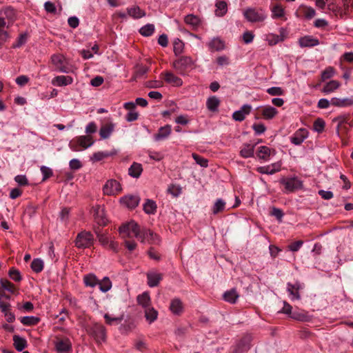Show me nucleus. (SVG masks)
Masks as SVG:
<instances>
[{
  "label": "nucleus",
  "instance_id": "ea45409f",
  "mask_svg": "<svg viewBox=\"0 0 353 353\" xmlns=\"http://www.w3.org/2000/svg\"><path fill=\"white\" fill-rule=\"evenodd\" d=\"M238 298L239 294L235 289H231L223 294V299L230 303H235Z\"/></svg>",
  "mask_w": 353,
  "mask_h": 353
},
{
  "label": "nucleus",
  "instance_id": "72a5a7b5",
  "mask_svg": "<svg viewBox=\"0 0 353 353\" xmlns=\"http://www.w3.org/2000/svg\"><path fill=\"white\" fill-rule=\"evenodd\" d=\"M157 204L155 201L151 199H146L143 204V211L148 214H154L157 212Z\"/></svg>",
  "mask_w": 353,
  "mask_h": 353
},
{
  "label": "nucleus",
  "instance_id": "79ce46f5",
  "mask_svg": "<svg viewBox=\"0 0 353 353\" xmlns=\"http://www.w3.org/2000/svg\"><path fill=\"white\" fill-rule=\"evenodd\" d=\"M158 316V312L152 307H149L145 309V317L146 320L150 323H153Z\"/></svg>",
  "mask_w": 353,
  "mask_h": 353
},
{
  "label": "nucleus",
  "instance_id": "423d86ee",
  "mask_svg": "<svg viewBox=\"0 0 353 353\" xmlns=\"http://www.w3.org/2000/svg\"><path fill=\"white\" fill-rule=\"evenodd\" d=\"M94 236L90 232L81 231L77 235L75 245L79 249L88 248L94 244Z\"/></svg>",
  "mask_w": 353,
  "mask_h": 353
},
{
  "label": "nucleus",
  "instance_id": "603ef678",
  "mask_svg": "<svg viewBox=\"0 0 353 353\" xmlns=\"http://www.w3.org/2000/svg\"><path fill=\"white\" fill-rule=\"evenodd\" d=\"M302 12L306 19H311L316 15L315 10L310 6H303Z\"/></svg>",
  "mask_w": 353,
  "mask_h": 353
},
{
  "label": "nucleus",
  "instance_id": "4d7b16f0",
  "mask_svg": "<svg viewBox=\"0 0 353 353\" xmlns=\"http://www.w3.org/2000/svg\"><path fill=\"white\" fill-rule=\"evenodd\" d=\"M112 154L108 152H94L91 157V160L93 161H100L105 158L111 156Z\"/></svg>",
  "mask_w": 353,
  "mask_h": 353
},
{
  "label": "nucleus",
  "instance_id": "ddd939ff",
  "mask_svg": "<svg viewBox=\"0 0 353 353\" xmlns=\"http://www.w3.org/2000/svg\"><path fill=\"white\" fill-rule=\"evenodd\" d=\"M140 197L137 195H125L120 199V203L130 209H134L140 202Z\"/></svg>",
  "mask_w": 353,
  "mask_h": 353
},
{
  "label": "nucleus",
  "instance_id": "412c9836",
  "mask_svg": "<svg viewBox=\"0 0 353 353\" xmlns=\"http://www.w3.org/2000/svg\"><path fill=\"white\" fill-rule=\"evenodd\" d=\"M163 279V274L155 272H150L147 273L148 285L150 288L156 287L159 285Z\"/></svg>",
  "mask_w": 353,
  "mask_h": 353
},
{
  "label": "nucleus",
  "instance_id": "bb28decb",
  "mask_svg": "<svg viewBox=\"0 0 353 353\" xmlns=\"http://www.w3.org/2000/svg\"><path fill=\"white\" fill-rule=\"evenodd\" d=\"M115 125L113 123H108L103 125L99 130V135L101 139H105L110 137L114 130Z\"/></svg>",
  "mask_w": 353,
  "mask_h": 353
},
{
  "label": "nucleus",
  "instance_id": "5701e85b",
  "mask_svg": "<svg viewBox=\"0 0 353 353\" xmlns=\"http://www.w3.org/2000/svg\"><path fill=\"white\" fill-rule=\"evenodd\" d=\"M170 310L174 315H181L183 312V304L181 299H173L170 302Z\"/></svg>",
  "mask_w": 353,
  "mask_h": 353
},
{
  "label": "nucleus",
  "instance_id": "680f3d73",
  "mask_svg": "<svg viewBox=\"0 0 353 353\" xmlns=\"http://www.w3.org/2000/svg\"><path fill=\"white\" fill-rule=\"evenodd\" d=\"M334 74V69L330 66L327 67L321 72V80L324 81L327 79H329L332 77Z\"/></svg>",
  "mask_w": 353,
  "mask_h": 353
},
{
  "label": "nucleus",
  "instance_id": "a18cd8bd",
  "mask_svg": "<svg viewBox=\"0 0 353 353\" xmlns=\"http://www.w3.org/2000/svg\"><path fill=\"white\" fill-rule=\"evenodd\" d=\"M225 208V202L222 199H218L212 206V210L214 214L223 212Z\"/></svg>",
  "mask_w": 353,
  "mask_h": 353
},
{
  "label": "nucleus",
  "instance_id": "0eeeda50",
  "mask_svg": "<svg viewBox=\"0 0 353 353\" xmlns=\"http://www.w3.org/2000/svg\"><path fill=\"white\" fill-rule=\"evenodd\" d=\"M88 332L94 338L97 343L101 344L103 342H105L107 338L106 329L102 324L98 323L92 324Z\"/></svg>",
  "mask_w": 353,
  "mask_h": 353
},
{
  "label": "nucleus",
  "instance_id": "de8ad7c7",
  "mask_svg": "<svg viewBox=\"0 0 353 353\" xmlns=\"http://www.w3.org/2000/svg\"><path fill=\"white\" fill-rule=\"evenodd\" d=\"M154 32V26L151 23H148L139 30V32L144 37H150L153 34Z\"/></svg>",
  "mask_w": 353,
  "mask_h": 353
},
{
  "label": "nucleus",
  "instance_id": "a211bd4d",
  "mask_svg": "<svg viewBox=\"0 0 353 353\" xmlns=\"http://www.w3.org/2000/svg\"><path fill=\"white\" fill-rule=\"evenodd\" d=\"M299 44L301 48H312L319 44L318 39L314 38L312 36H304L299 39Z\"/></svg>",
  "mask_w": 353,
  "mask_h": 353
},
{
  "label": "nucleus",
  "instance_id": "c9c22d12",
  "mask_svg": "<svg viewBox=\"0 0 353 353\" xmlns=\"http://www.w3.org/2000/svg\"><path fill=\"white\" fill-rule=\"evenodd\" d=\"M340 85V82L336 80L330 81L323 86V92L325 94L331 93L337 90Z\"/></svg>",
  "mask_w": 353,
  "mask_h": 353
},
{
  "label": "nucleus",
  "instance_id": "39448f33",
  "mask_svg": "<svg viewBox=\"0 0 353 353\" xmlns=\"http://www.w3.org/2000/svg\"><path fill=\"white\" fill-rule=\"evenodd\" d=\"M332 122H337L336 133L339 137L340 136L341 130L347 132L350 128L353 127V119H351L349 114L336 117L332 119Z\"/></svg>",
  "mask_w": 353,
  "mask_h": 353
},
{
  "label": "nucleus",
  "instance_id": "7ed1b4c3",
  "mask_svg": "<svg viewBox=\"0 0 353 353\" xmlns=\"http://www.w3.org/2000/svg\"><path fill=\"white\" fill-rule=\"evenodd\" d=\"M279 183L285 188L284 192L286 193L293 192L303 188V181L298 177H283Z\"/></svg>",
  "mask_w": 353,
  "mask_h": 353
},
{
  "label": "nucleus",
  "instance_id": "cd10ccee",
  "mask_svg": "<svg viewBox=\"0 0 353 353\" xmlns=\"http://www.w3.org/2000/svg\"><path fill=\"white\" fill-rule=\"evenodd\" d=\"M142 172L143 166L139 163L133 162L130 167L128 168V174L132 178H139Z\"/></svg>",
  "mask_w": 353,
  "mask_h": 353
},
{
  "label": "nucleus",
  "instance_id": "49530a36",
  "mask_svg": "<svg viewBox=\"0 0 353 353\" xmlns=\"http://www.w3.org/2000/svg\"><path fill=\"white\" fill-rule=\"evenodd\" d=\"M44 263L41 259H34L31 263L30 267L33 272H41L43 269Z\"/></svg>",
  "mask_w": 353,
  "mask_h": 353
},
{
  "label": "nucleus",
  "instance_id": "9d476101",
  "mask_svg": "<svg viewBox=\"0 0 353 353\" xmlns=\"http://www.w3.org/2000/svg\"><path fill=\"white\" fill-rule=\"evenodd\" d=\"M140 228L139 224L134 221L123 223L119 228V233L123 236L130 237L132 236H137L138 230Z\"/></svg>",
  "mask_w": 353,
  "mask_h": 353
},
{
  "label": "nucleus",
  "instance_id": "aec40b11",
  "mask_svg": "<svg viewBox=\"0 0 353 353\" xmlns=\"http://www.w3.org/2000/svg\"><path fill=\"white\" fill-rule=\"evenodd\" d=\"M171 132H172L171 125L167 124L163 127H161L159 129L158 132L154 134V139L156 141L164 140L170 136V134H171Z\"/></svg>",
  "mask_w": 353,
  "mask_h": 353
},
{
  "label": "nucleus",
  "instance_id": "338daca9",
  "mask_svg": "<svg viewBox=\"0 0 353 353\" xmlns=\"http://www.w3.org/2000/svg\"><path fill=\"white\" fill-rule=\"evenodd\" d=\"M267 92L271 96H282L285 92L280 87H271L267 90Z\"/></svg>",
  "mask_w": 353,
  "mask_h": 353
},
{
  "label": "nucleus",
  "instance_id": "f8f14e48",
  "mask_svg": "<svg viewBox=\"0 0 353 353\" xmlns=\"http://www.w3.org/2000/svg\"><path fill=\"white\" fill-rule=\"evenodd\" d=\"M303 288V285L299 281H296L294 283L290 282L287 283V292H288L291 301H299L301 299L299 291Z\"/></svg>",
  "mask_w": 353,
  "mask_h": 353
},
{
  "label": "nucleus",
  "instance_id": "4be33fe9",
  "mask_svg": "<svg viewBox=\"0 0 353 353\" xmlns=\"http://www.w3.org/2000/svg\"><path fill=\"white\" fill-rule=\"evenodd\" d=\"M353 105V98H337L333 97L331 99V105L339 107V108H345L351 106Z\"/></svg>",
  "mask_w": 353,
  "mask_h": 353
},
{
  "label": "nucleus",
  "instance_id": "e2e57ef3",
  "mask_svg": "<svg viewBox=\"0 0 353 353\" xmlns=\"http://www.w3.org/2000/svg\"><path fill=\"white\" fill-rule=\"evenodd\" d=\"M8 274L10 279L16 282H19L22 279L20 272L14 268L10 269Z\"/></svg>",
  "mask_w": 353,
  "mask_h": 353
},
{
  "label": "nucleus",
  "instance_id": "864d4df0",
  "mask_svg": "<svg viewBox=\"0 0 353 353\" xmlns=\"http://www.w3.org/2000/svg\"><path fill=\"white\" fill-rule=\"evenodd\" d=\"M0 288L3 290H7L10 292H14L15 288L13 283L6 279H1Z\"/></svg>",
  "mask_w": 353,
  "mask_h": 353
},
{
  "label": "nucleus",
  "instance_id": "6e6d98bb",
  "mask_svg": "<svg viewBox=\"0 0 353 353\" xmlns=\"http://www.w3.org/2000/svg\"><path fill=\"white\" fill-rule=\"evenodd\" d=\"M134 346L136 350L143 352L148 350V345L143 339H137L134 342Z\"/></svg>",
  "mask_w": 353,
  "mask_h": 353
},
{
  "label": "nucleus",
  "instance_id": "2eb2a0df",
  "mask_svg": "<svg viewBox=\"0 0 353 353\" xmlns=\"http://www.w3.org/2000/svg\"><path fill=\"white\" fill-rule=\"evenodd\" d=\"M307 137L308 131L305 128H300L297 130L290 137V141L292 143L296 145H299Z\"/></svg>",
  "mask_w": 353,
  "mask_h": 353
},
{
  "label": "nucleus",
  "instance_id": "8fccbe9b",
  "mask_svg": "<svg viewBox=\"0 0 353 353\" xmlns=\"http://www.w3.org/2000/svg\"><path fill=\"white\" fill-rule=\"evenodd\" d=\"M325 126V122L321 118H318L314 121L313 129L318 133H321L324 130Z\"/></svg>",
  "mask_w": 353,
  "mask_h": 353
},
{
  "label": "nucleus",
  "instance_id": "3c124183",
  "mask_svg": "<svg viewBox=\"0 0 353 353\" xmlns=\"http://www.w3.org/2000/svg\"><path fill=\"white\" fill-rule=\"evenodd\" d=\"M265 40L270 46H275L280 41H282V39L280 38V36L274 33L268 34Z\"/></svg>",
  "mask_w": 353,
  "mask_h": 353
},
{
  "label": "nucleus",
  "instance_id": "473e14b6",
  "mask_svg": "<svg viewBox=\"0 0 353 353\" xmlns=\"http://www.w3.org/2000/svg\"><path fill=\"white\" fill-rule=\"evenodd\" d=\"M290 318H292L294 320L299 321H301V322H308L311 320V318H310V315L308 314V313L305 311H301V312L294 311L291 314Z\"/></svg>",
  "mask_w": 353,
  "mask_h": 353
},
{
  "label": "nucleus",
  "instance_id": "393cba45",
  "mask_svg": "<svg viewBox=\"0 0 353 353\" xmlns=\"http://www.w3.org/2000/svg\"><path fill=\"white\" fill-rule=\"evenodd\" d=\"M164 80L165 82L172 85L173 86L179 87L183 84L182 79L174 75L171 72H167L164 74Z\"/></svg>",
  "mask_w": 353,
  "mask_h": 353
},
{
  "label": "nucleus",
  "instance_id": "6e6552de",
  "mask_svg": "<svg viewBox=\"0 0 353 353\" xmlns=\"http://www.w3.org/2000/svg\"><path fill=\"white\" fill-rule=\"evenodd\" d=\"M51 62L56 70L63 73H69L71 68L66 58L61 54H54L51 56Z\"/></svg>",
  "mask_w": 353,
  "mask_h": 353
},
{
  "label": "nucleus",
  "instance_id": "774afa93",
  "mask_svg": "<svg viewBox=\"0 0 353 353\" xmlns=\"http://www.w3.org/2000/svg\"><path fill=\"white\" fill-rule=\"evenodd\" d=\"M26 41H27V34L26 33L21 34L19 36V37L17 40V42L13 44L12 47L14 48H20L21 46H22L23 45H24L26 43Z\"/></svg>",
  "mask_w": 353,
  "mask_h": 353
},
{
  "label": "nucleus",
  "instance_id": "a19ab883",
  "mask_svg": "<svg viewBox=\"0 0 353 353\" xmlns=\"http://www.w3.org/2000/svg\"><path fill=\"white\" fill-rule=\"evenodd\" d=\"M99 279L94 274H88L84 276L83 282L85 286L94 288L99 283Z\"/></svg>",
  "mask_w": 353,
  "mask_h": 353
},
{
  "label": "nucleus",
  "instance_id": "b1692460",
  "mask_svg": "<svg viewBox=\"0 0 353 353\" xmlns=\"http://www.w3.org/2000/svg\"><path fill=\"white\" fill-rule=\"evenodd\" d=\"M208 46L212 52L221 51L225 48V43L219 37H214L208 43Z\"/></svg>",
  "mask_w": 353,
  "mask_h": 353
},
{
  "label": "nucleus",
  "instance_id": "0e129e2a",
  "mask_svg": "<svg viewBox=\"0 0 353 353\" xmlns=\"http://www.w3.org/2000/svg\"><path fill=\"white\" fill-rule=\"evenodd\" d=\"M41 172L43 174L42 181H46L53 175L52 169L45 165L41 167Z\"/></svg>",
  "mask_w": 353,
  "mask_h": 353
},
{
  "label": "nucleus",
  "instance_id": "4c0bfd02",
  "mask_svg": "<svg viewBox=\"0 0 353 353\" xmlns=\"http://www.w3.org/2000/svg\"><path fill=\"white\" fill-rule=\"evenodd\" d=\"M40 318L34 316H26L20 319L21 323L26 326L36 325L40 322Z\"/></svg>",
  "mask_w": 353,
  "mask_h": 353
},
{
  "label": "nucleus",
  "instance_id": "c03bdc74",
  "mask_svg": "<svg viewBox=\"0 0 353 353\" xmlns=\"http://www.w3.org/2000/svg\"><path fill=\"white\" fill-rule=\"evenodd\" d=\"M98 285L102 292H107L112 288V281L109 277L105 276L102 280L99 281Z\"/></svg>",
  "mask_w": 353,
  "mask_h": 353
},
{
  "label": "nucleus",
  "instance_id": "58836bf2",
  "mask_svg": "<svg viewBox=\"0 0 353 353\" xmlns=\"http://www.w3.org/2000/svg\"><path fill=\"white\" fill-rule=\"evenodd\" d=\"M272 18L280 19L285 16V10L281 4H276L271 8Z\"/></svg>",
  "mask_w": 353,
  "mask_h": 353
},
{
  "label": "nucleus",
  "instance_id": "2f4dec72",
  "mask_svg": "<svg viewBox=\"0 0 353 353\" xmlns=\"http://www.w3.org/2000/svg\"><path fill=\"white\" fill-rule=\"evenodd\" d=\"M127 12L129 16L134 19H140L145 16V12L142 10L139 6L128 8Z\"/></svg>",
  "mask_w": 353,
  "mask_h": 353
},
{
  "label": "nucleus",
  "instance_id": "20e7f679",
  "mask_svg": "<svg viewBox=\"0 0 353 353\" xmlns=\"http://www.w3.org/2000/svg\"><path fill=\"white\" fill-rule=\"evenodd\" d=\"M194 61L188 56H182L173 62V67L180 74H185L188 70L194 68Z\"/></svg>",
  "mask_w": 353,
  "mask_h": 353
},
{
  "label": "nucleus",
  "instance_id": "5fc2aeb1",
  "mask_svg": "<svg viewBox=\"0 0 353 353\" xmlns=\"http://www.w3.org/2000/svg\"><path fill=\"white\" fill-rule=\"evenodd\" d=\"M184 48V43L179 39H176L173 43V50L175 55H179L182 53Z\"/></svg>",
  "mask_w": 353,
  "mask_h": 353
},
{
  "label": "nucleus",
  "instance_id": "69168bd1",
  "mask_svg": "<svg viewBox=\"0 0 353 353\" xmlns=\"http://www.w3.org/2000/svg\"><path fill=\"white\" fill-rule=\"evenodd\" d=\"M1 14L4 15L6 18L12 20L15 17L14 10L12 8L8 7L2 10L0 12Z\"/></svg>",
  "mask_w": 353,
  "mask_h": 353
},
{
  "label": "nucleus",
  "instance_id": "e433bc0d",
  "mask_svg": "<svg viewBox=\"0 0 353 353\" xmlns=\"http://www.w3.org/2000/svg\"><path fill=\"white\" fill-rule=\"evenodd\" d=\"M137 302L145 309L150 307L151 300L148 292H143L137 296Z\"/></svg>",
  "mask_w": 353,
  "mask_h": 353
},
{
  "label": "nucleus",
  "instance_id": "09e8293b",
  "mask_svg": "<svg viewBox=\"0 0 353 353\" xmlns=\"http://www.w3.org/2000/svg\"><path fill=\"white\" fill-rule=\"evenodd\" d=\"M184 21L186 24L190 25L193 27H197L200 23L199 18L194 14H188L184 18Z\"/></svg>",
  "mask_w": 353,
  "mask_h": 353
},
{
  "label": "nucleus",
  "instance_id": "bf43d9fd",
  "mask_svg": "<svg viewBox=\"0 0 353 353\" xmlns=\"http://www.w3.org/2000/svg\"><path fill=\"white\" fill-rule=\"evenodd\" d=\"M270 214L272 216H274L279 222L282 221L283 217L284 216L283 210L276 207H272L271 208Z\"/></svg>",
  "mask_w": 353,
  "mask_h": 353
},
{
  "label": "nucleus",
  "instance_id": "7c9ffc66",
  "mask_svg": "<svg viewBox=\"0 0 353 353\" xmlns=\"http://www.w3.org/2000/svg\"><path fill=\"white\" fill-rule=\"evenodd\" d=\"M12 340L14 342V346L18 352H21L27 346L26 340L19 335H14Z\"/></svg>",
  "mask_w": 353,
  "mask_h": 353
},
{
  "label": "nucleus",
  "instance_id": "f03ea898",
  "mask_svg": "<svg viewBox=\"0 0 353 353\" xmlns=\"http://www.w3.org/2000/svg\"><path fill=\"white\" fill-rule=\"evenodd\" d=\"M243 16L251 23L263 22L267 18L265 10L261 8H248L244 10Z\"/></svg>",
  "mask_w": 353,
  "mask_h": 353
},
{
  "label": "nucleus",
  "instance_id": "4468645a",
  "mask_svg": "<svg viewBox=\"0 0 353 353\" xmlns=\"http://www.w3.org/2000/svg\"><path fill=\"white\" fill-rule=\"evenodd\" d=\"M54 346L58 353L68 352L72 350V343L68 338L63 339H57L54 341Z\"/></svg>",
  "mask_w": 353,
  "mask_h": 353
},
{
  "label": "nucleus",
  "instance_id": "c756f323",
  "mask_svg": "<svg viewBox=\"0 0 353 353\" xmlns=\"http://www.w3.org/2000/svg\"><path fill=\"white\" fill-rule=\"evenodd\" d=\"M220 100L216 96H212L208 98L206 101V107L210 112L218 111V108L220 105Z\"/></svg>",
  "mask_w": 353,
  "mask_h": 353
},
{
  "label": "nucleus",
  "instance_id": "f704fd0d",
  "mask_svg": "<svg viewBox=\"0 0 353 353\" xmlns=\"http://www.w3.org/2000/svg\"><path fill=\"white\" fill-rule=\"evenodd\" d=\"M255 145L244 144L240 151V155L243 158H249L254 156Z\"/></svg>",
  "mask_w": 353,
  "mask_h": 353
},
{
  "label": "nucleus",
  "instance_id": "13d9d810",
  "mask_svg": "<svg viewBox=\"0 0 353 353\" xmlns=\"http://www.w3.org/2000/svg\"><path fill=\"white\" fill-rule=\"evenodd\" d=\"M192 157L196 163L203 168H207L208 166V160L202 157L196 153H192Z\"/></svg>",
  "mask_w": 353,
  "mask_h": 353
},
{
  "label": "nucleus",
  "instance_id": "a878e982",
  "mask_svg": "<svg viewBox=\"0 0 353 353\" xmlns=\"http://www.w3.org/2000/svg\"><path fill=\"white\" fill-rule=\"evenodd\" d=\"M73 82L72 77L70 76H57L54 77L52 81V83L54 85L57 86H65L72 84Z\"/></svg>",
  "mask_w": 353,
  "mask_h": 353
},
{
  "label": "nucleus",
  "instance_id": "37998d69",
  "mask_svg": "<svg viewBox=\"0 0 353 353\" xmlns=\"http://www.w3.org/2000/svg\"><path fill=\"white\" fill-rule=\"evenodd\" d=\"M216 15L219 17L224 16L228 11L227 3L224 1H219L216 3Z\"/></svg>",
  "mask_w": 353,
  "mask_h": 353
},
{
  "label": "nucleus",
  "instance_id": "c85d7f7f",
  "mask_svg": "<svg viewBox=\"0 0 353 353\" xmlns=\"http://www.w3.org/2000/svg\"><path fill=\"white\" fill-rule=\"evenodd\" d=\"M278 114V110L270 105L264 107L261 110V117L266 120L272 119Z\"/></svg>",
  "mask_w": 353,
  "mask_h": 353
},
{
  "label": "nucleus",
  "instance_id": "f257e3e1",
  "mask_svg": "<svg viewBox=\"0 0 353 353\" xmlns=\"http://www.w3.org/2000/svg\"><path fill=\"white\" fill-rule=\"evenodd\" d=\"M252 336L250 334H243L231 347V353H245L248 352L252 347Z\"/></svg>",
  "mask_w": 353,
  "mask_h": 353
},
{
  "label": "nucleus",
  "instance_id": "9b49d317",
  "mask_svg": "<svg viewBox=\"0 0 353 353\" xmlns=\"http://www.w3.org/2000/svg\"><path fill=\"white\" fill-rule=\"evenodd\" d=\"M121 190V185L115 179L108 180L103 187V194L108 196L118 194Z\"/></svg>",
  "mask_w": 353,
  "mask_h": 353
},
{
  "label": "nucleus",
  "instance_id": "6ab92c4d",
  "mask_svg": "<svg viewBox=\"0 0 353 353\" xmlns=\"http://www.w3.org/2000/svg\"><path fill=\"white\" fill-rule=\"evenodd\" d=\"M252 107L250 105H243L241 110L235 111L232 114L234 120L237 121H242L245 119V115L249 114L251 112Z\"/></svg>",
  "mask_w": 353,
  "mask_h": 353
},
{
  "label": "nucleus",
  "instance_id": "052dcab7",
  "mask_svg": "<svg viewBox=\"0 0 353 353\" xmlns=\"http://www.w3.org/2000/svg\"><path fill=\"white\" fill-rule=\"evenodd\" d=\"M149 70V68L143 64H137L136 65L135 76L141 77L145 74Z\"/></svg>",
  "mask_w": 353,
  "mask_h": 353
},
{
  "label": "nucleus",
  "instance_id": "dca6fc26",
  "mask_svg": "<svg viewBox=\"0 0 353 353\" xmlns=\"http://www.w3.org/2000/svg\"><path fill=\"white\" fill-rule=\"evenodd\" d=\"M93 216L96 223L99 225H105L107 223V219L104 214L103 208L100 205H97L92 208Z\"/></svg>",
  "mask_w": 353,
  "mask_h": 353
},
{
  "label": "nucleus",
  "instance_id": "f3484780",
  "mask_svg": "<svg viewBox=\"0 0 353 353\" xmlns=\"http://www.w3.org/2000/svg\"><path fill=\"white\" fill-rule=\"evenodd\" d=\"M275 153L274 150L271 149L268 146L263 145L258 148L256 156L259 159L263 160V161H268L270 160V156L274 155Z\"/></svg>",
  "mask_w": 353,
  "mask_h": 353
},
{
  "label": "nucleus",
  "instance_id": "1a4fd4ad",
  "mask_svg": "<svg viewBox=\"0 0 353 353\" xmlns=\"http://www.w3.org/2000/svg\"><path fill=\"white\" fill-rule=\"evenodd\" d=\"M94 143L90 135L79 136L76 137L70 143V148L73 151H79V147L88 148Z\"/></svg>",
  "mask_w": 353,
  "mask_h": 353
}]
</instances>
